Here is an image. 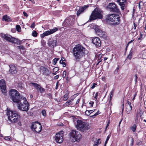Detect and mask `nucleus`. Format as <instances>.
Listing matches in <instances>:
<instances>
[{
	"instance_id": "nucleus-1",
	"label": "nucleus",
	"mask_w": 146,
	"mask_h": 146,
	"mask_svg": "<svg viewBox=\"0 0 146 146\" xmlns=\"http://www.w3.org/2000/svg\"><path fill=\"white\" fill-rule=\"evenodd\" d=\"M88 51L81 45L78 44L73 48L72 53L75 60L76 62L80 61L82 58L84 56L85 54L88 53Z\"/></svg>"
},
{
	"instance_id": "nucleus-2",
	"label": "nucleus",
	"mask_w": 146,
	"mask_h": 146,
	"mask_svg": "<svg viewBox=\"0 0 146 146\" xmlns=\"http://www.w3.org/2000/svg\"><path fill=\"white\" fill-rule=\"evenodd\" d=\"M9 95L11 100L17 104L20 102L23 98L20 96L18 91L14 89H11L9 91Z\"/></svg>"
},
{
	"instance_id": "nucleus-3",
	"label": "nucleus",
	"mask_w": 146,
	"mask_h": 146,
	"mask_svg": "<svg viewBox=\"0 0 146 146\" xmlns=\"http://www.w3.org/2000/svg\"><path fill=\"white\" fill-rule=\"evenodd\" d=\"M6 115L8 117V120L12 123H15L18 120L19 115L15 111H12L7 110Z\"/></svg>"
},
{
	"instance_id": "nucleus-4",
	"label": "nucleus",
	"mask_w": 146,
	"mask_h": 146,
	"mask_svg": "<svg viewBox=\"0 0 146 146\" xmlns=\"http://www.w3.org/2000/svg\"><path fill=\"white\" fill-rule=\"evenodd\" d=\"M69 135L71 141L73 142H79L82 138L81 134L76 130H72L69 133Z\"/></svg>"
},
{
	"instance_id": "nucleus-5",
	"label": "nucleus",
	"mask_w": 146,
	"mask_h": 146,
	"mask_svg": "<svg viewBox=\"0 0 146 146\" xmlns=\"http://www.w3.org/2000/svg\"><path fill=\"white\" fill-rule=\"evenodd\" d=\"M0 36L3 38V39L9 42L17 44L20 45L21 44V41L18 39L14 37H12L11 36L5 34L3 33H1L0 34Z\"/></svg>"
},
{
	"instance_id": "nucleus-6",
	"label": "nucleus",
	"mask_w": 146,
	"mask_h": 146,
	"mask_svg": "<svg viewBox=\"0 0 146 146\" xmlns=\"http://www.w3.org/2000/svg\"><path fill=\"white\" fill-rule=\"evenodd\" d=\"M17 104L19 109L26 111H27L29 110V104L25 98H23L21 101Z\"/></svg>"
},
{
	"instance_id": "nucleus-7",
	"label": "nucleus",
	"mask_w": 146,
	"mask_h": 146,
	"mask_svg": "<svg viewBox=\"0 0 146 146\" xmlns=\"http://www.w3.org/2000/svg\"><path fill=\"white\" fill-rule=\"evenodd\" d=\"M59 29L60 28H59L54 27L53 29H50L44 32L42 34H41L40 36L42 38L41 41V43L42 46H44L46 45V42L45 41L42 39L44 37L52 34Z\"/></svg>"
},
{
	"instance_id": "nucleus-8",
	"label": "nucleus",
	"mask_w": 146,
	"mask_h": 146,
	"mask_svg": "<svg viewBox=\"0 0 146 146\" xmlns=\"http://www.w3.org/2000/svg\"><path fill=\"white\" fill-rule=\"evenodd\" d=\"M101 10L97 8H96L93 11L90 17V21L97 19H100L102 18L103 16L101 13Z\"/></svg>"
},
{
	"instance_id": "nucleus-9",
	"label": "nucleus",
	"mask_w": 146,
	"mask_h": 146,
	"mask_svg": "<svg viewBox=\"0 0 146 146\" xmlns=\"http://www.w3.org/2000/svg\"><path fill=\"white\" fill-rule=\"evenodd\" d=\"M74 21L75 17L71 16L65 19L64 24L66 25L65 27H69L74 25Z\"/></svg>"
},
{
	"instance_id": "nucleus-10",
	"label": "nucleus",
	"mask_w": 146,
	"mask_h": 146,
	"mask_svg": "<svg viewBox=\"0 0 146 146\" xmlns=\"http://www.w3.org/2000/svg\"><path fill=\"white\" fill-rule=\"evenodd\" d=\"M64 131H61L60 132L57 133L55 135V140L58 143H61L63 141V136Z\"/></svg>"
},
{
	"instance_id": "nucleus-11",
	"label": "nucleus",
	"mask_w": 146,
	"mask_h": 146,
	"mask_svg": "<svg viewBox=\"0 0 146 146\" xmlns=\"http://www.w3.org/2000/svg\"><path fill=\"white\" fill-rule=\"evenodd\" d=\"M107 8L110 11L118 13L119 10L117 5L114 3H110L107 6Z\"/></svg>"
},
{
	"instance_id": "nucleus-12",
	"label": "nucleus",
	"mask_w": 146,
	"mask_h": 146,
	"mask_svg": "<svg viewBox=\"0 0 146 146\" xmlns=\"http://www.w3.org/2000/svg\"><path fill=\"white\" fill-rule=\"evenodd\" d=\"M115 14H110L106 16V20L108 22H110L113 25L114 20Z\"/></svg>"
},
{
	"instance_id": "nucleus-13",
	"label": "nucleus",
	"mask_w": 146,
	"mask_h": 146,
	"mask_svg": "<svg viewBox=\"0 0 146 146\" xmlns=\"http://www.w3.org/2000/svg\"><path fill=\"white\" fill-rule=\"evenodd\" d=\"M0 87L1 90L3 94H5L7 92L5 83V80L3 79L0 81Z\"/></svg>"
},
{
	"instance_id": "nucleus-14",
	"label": "nucleus",
	"mask_w": 146,
	"mask_h": 146,
	"mask_svg": "<svg viewBox=\"0 0 146 146\" xmlns=\"http://www.w3.org/2000/svg\"><path fill=\"white\" fill-rule=\"evenodd\" d=\"M40 72H42V74L45 76H48L50 74V70L42 66L40 67Z\"/></svg>"
},
{
	"instance_id": "nucleus-15",
	"label": "nucleus",
	"mask_w": 146,
	"mask_h": 146,
	"mask_svg": "<svg viewBox=\"0 0 146 146\" xmlns=\"http://www.w3.org/2000/svg\"><path fill=\"white\" fill-rule=\"evenodd\" d=\"M92 42L97 48L100 47L101 46V41L100 38L98 37L94 38L92 39Z\"/></svg>"
},
{
	"instance_id": "nucleus-16",
	"label": "nucleus",
	"mask_w": 146,
	"mask_h": 146,
	"mask_svg": "<svg viewBox=\"0 0 146 146\" xmlns=\"http://www.w3.org/2000/svg\"><path fill=\"white\" fill-rule=\"evenodd\" d=\"M57 42L56 39H52L48 41V44L49 46L53 48L56 46Z\"/></svg>"
},
{
	"instance_id": "nucleus-17",
	"label": "nucleus",
	"mask_w": 146,
	"mask_h": 146,
	"mask_svg": "<svg viewBox=\"0 0 146 146\" xmlns=\"http://www.w3.org/2000/svg\"><path fill=\"white\" fill-rule=\"evenodd\" d=\"M127 0H117V2L119 3V5L121 6V9L123 10L126 7L125 3Z\"/></svg>"
},
{
	"instance_id": "nucleus-18",
	"label": "nucleus",
	"mask_w": 146,
	"mask_h": 146,
	"mask_svg": "<svg viewBox=\"0 0 146 146\" xmlns=\"http://www.w3.org/2000/svg\"><path fill=\"white\" fill-rule=\"evenodd\" d=\"M86 125V123L80 120L77 121V128H84Z\"/></svg>"
},
{
	"instance_id": "nucleus-19",
	"label": "nucleus",
	"mask_w": 146,
	"mask_h": 146,
	"mask_svg": "<svg viewBox=\"0 0 146 146\" xmlns=\"http://www.w3.org/2000/svg\"><path fill=\"white\" fill-rule=\"evenodd\" d=\"M33 85L36 88L37 90L39 91L40 93H42L45 91V89L42 88L40 85L36 83H32Z\"/></svg>"
},
{
	"instance_id": "nucleus-20",
	"label": "nucleus",
	"mask_w": 146,
	"mask_h": 146,
	"mask_svg": "<svg viewBox=\"0 0 146 146\" xmlns=\"http://www.w3.org/2000/svg\"><path fill=\"white\" fill-rule=\"evenodd\" d=\"M10 69L9 71L12 74H16L17 72V70L16 66L13 64H11L9 65Z\"/></svg>"
},
{
	"instance_id": "nucleus-21",
	"label": "nucleus",
	"mask_w": 146,
	"mask_h": 146,
	"mask_svg": "<svg viewBox=\"0 0 146 146\" xmlns=\"http://www.w3.org/2000/svg\"><path fill=\"white\" fill-rule=\"evenodd\" d=\"M120 18L118 14H115L113 25H118L120 23Z\"/></svg>"
},
{
	"instance_id": "nucleus-22",
	"label": "nucleus",
	"mask_w": 146,
	"mask_h": 146,
	"mask_svg": "<svg viewBox=\"0 0 146 146\" xmlns=\"http://www.w3.org/2000/svg\"><path fill=\"white\" fill-rule=\"evenodd\" d=\"M88 6L87 5H85L83 7H80L79 10L77 11V15L79 16L80 14L84 12V10L87 9L88 7Z\"/></svg>"
},
{
	"instance_id": "nucleus-23",
	"label": "nucleus",
	"mask_w": 146,
	"mask_h": 146,
	"mask_svg": "<svg viewBox=\"0 0 146 146\" xmlns=\"http://www.w3.org/2000/svg\"><path fill=\"white\" fill-rule=\"evenodd\" d=\"M42 128L41 124L38 121L32 122L31 128Z\"/></svg>"
},
{
	"instance_id": "nucleus-24",
	"label": "nucleus",
	"mask_w": 146,
	"mask_h": 146,
	"mask_svg": "<svg viewBox=\"0 0 146 146\" xmlns=\"http://www.w3.org/2000/svg\"><path fill=\"white\" fill-rule=\"evenodd\" d=\"M135 49L134 48H132L130 50L129 54L127 56V58L129 60H131L132 58V56L133 53L135 52Z\"/></svg>"
},
{
	"instance_id": "nucleus-25",
	"label": "nucleus",
	"mask_w": 146,
	"mask_h": 146,
	"mask_svg": "<svg viewBox=\"0 0 146 146\" xmlns=\"http://www.w3.org/2000/svg\"><path fill=\"white\" fill-rule=\"evenodd\" d=\"M127 112H129L132 110V107L131 105V104L129 101H128L127 103Z\"/></svg>"
},
{
	"instance_id": "nucleus-26",
	"label": "nucleus",
	"mask_w": 146,
	"mask_h": 146,
	"mask_svg": "<svg viewBox=\"0 0 146 146\" xmlns=\"http://www.w3.org/2000/svg\"><path fill=\"white\" fill-rule=\"evenodd\" d=\"M93 28L95 30L96 33L97 34L102 30L100 29L99 26H97L96 25H94L93 26Z\"/></svg>"
},
{
	"instance_id": "nucleus-27",
	"label": "nucleus",
	"mask_w": 146,
	"mask_h": 146,
	"mask_svg": "<svg viewBox=\"0 0 146 146\" xmlns=\"http://www.w3.org/2000/svg\"><path fill=\"white\" fill-rule=\"evenodd\" d=\"M98 35L100 37L105 38L106 36V33L105 32L103 31L102 30Z\"/></svg>"
},
{
	"instance_id": "nucleus-28",
	"label": "nucleus",
	"mask_w": 146,
	"mask_h": 146,
	"mask_svg": "<svg viewBox=\"0 0 146 146\" xmlns=\"http://www.w3.org/2000/svg\"><path fill=\"white\" fill-rule=\"evenodd\" d=\"M3 20L7 22L11 21V17L7 15H5L3 16Z\"/></svg>"
},
{
	"instance_id": "nucleus-29",
	"label": "nucleus",
	"mask_w": 146,
	"mask_h": 146,
	"mask_svg": "<svg viewBox=\"0 0 146 146\" xmlns=\"http://www.w3.org/2000/svg\"><path fill=\"white\" fill-rule=\"evenodd\" d=\"M95 111V110H87L85 111V113L88 116L93 112H94Z\"/></svg>"
},
{
	"instance_id": "nucleus-30",
	"label": "nucleus",
	"mask_w": 146,
	"mask_h": 146,
	"mask_svg": "<svg viewBox=\"0 0 146 146\" xmlns=\"http://www.w3.org/2000/svg\"><path fill=\"white\" fill-rule=\"evenodd\" d=\"M32 130L34 132L38 133L41 131L42 128H31Z\"/></svg>"
},
{
	"instance_id": "nucleus-31",
	"label": "nucleus",
	"mask_w": 146,
	"mask_h": 146,
	"mask_svg": "<svg viewBox=\"0 0 146 146\" xmlns=\"http://www.w3.org/2000/svg\"><path fill=\"white\" fill-rule=\"evenodd\" d=\"M68 98V93H66L64 96L63 100L64 101H66Z\"/></svg>"
},
{
	"instance_id": "nucleus-32",
	"label": "nucleus",
	"mask_w": 146,
	"mask_h": 146,
	"mask_svg": "<svg viewBox=\"0 0 146 146\" xmlns=\"http://www.w3.org/2000/svg\"><path fill=\"white\" fill-rule=\"evenodd\" d=\"M17 31L19 32H20L21 31V29L19 25H17L16 27Z\"/></svg>"
},
{
	"instance_id": "nucleus-33",
	"label": "nucleus",
	"mask_w": 146,
	"mask_h": 146,
	"mask_svg": "<svg viewBox=\"0 0 146 146\" xmlns=\"http://www.w3.org/2000/svg\"><path fill=\"white\" fill-rule=\"evenodd\" d=\"M5 140L7 141H11V137L10 136H5L4 138Z\"/></svg>"
},
{
	"instance_id": "nucleus-34",
	"label": "nucleus",
	"mask_w": 146,
	"mask_h": 146,
	"mask_svg": "<svg viewBox=\"0 0 146 146\" xmlns=\"http://www.w3.org/2000/svg\"><path fill=\"white\" fill-rule=\"evenodd\" d=\"M42 115L44 117H45L46 116V113L45 110H42L41 112Z\"/></svg>"
},
{
	"instance_id": "nucleus-35",
	"label": "nucleus",
	"mask_w": 146,
	"mask_h": 146,
	"mask_svg": "<svg viewBox=\"0 0 146 146\" xmlns=\"http://www.w3.org/2000/svg\"><path fill=\"white\" fill-rule=\"evenodd\" d=\"M114 93L113 90H111L110 92V101H111V98L113 97V94Z\"/></svg>"
},
{
	"instance_id": "nucleus-36",
	"label": "nucleus",
	"mask_w": 146,
	"mask_h": 146,
	"mask_svg": "<svg viewBox=\"0 0 146 146\" xmlns=\"http://www.w3.org/2000/svg\"><path fill=\"white\" fill-rule=\"evenodd\" d=\"M101 139H99L96 141L95 143V145H96L98 146V145H99L101 143Z\"/></svg>"
},
{
	"instance_id": "nucleus-37",
	"label": "nucleus",
	"mask_w": 146,
	"mask_h": 146,
	"mask_svg": "<svg viewBox=\"0 0 146 146\" xmlns=\"http://www.w3.org/2000/svg\"><path fill=\"white\" fill-rule=\"evenodd\" d=\"M71 103L68 100L64 104V106H67L70 104Z\"/></svg>"
},
{
	"instance_id": "nucleus-38",
	"label": "nucleus",
	"mask_w": 146,
	"mask_h": 146,
	"mask_svg": "<svg viewBox=\"0 0 146 146\" xmlns=\"http://www.w3.org/2000/svg\"><path fill=\"white\" fill-rule=\"evenodd\" d=\"M99 111H98L96 113L92 115H91L90 116V117H92L93 118L95 117L97 115L100 113H99Z\"/></svg>"
},
{
	"instance_id": "nucleus-39",
	"label": "nucleus",
	"mask_w": 146,
	"mask_h": 146,
	"mask_svg": "<svg viewBox=\"0 0 146 146\" xmlns=\"http://www.w3.org/2000/svg\"><path fill=\"white\" fill-rule=\"evenodd\" d=\"M17 47L18 48L20 49H21L23 50H25V48L24 47L23 45H20L19 46H17Z\"/></svg>"
},
{
	"instance_id": "nucleus-40",
	"label": "nucleus",
	"mask_w": 146,
	"mask_h": 146,
	"mask_svg": "<svg viewBox=\"0 0 146 146\" xmlns=\"http://www.w3.org/2000/svg\"><path fill=\"white\" fill-rule=\"evenodd\" d=\"M32 35L34 37H36L37 35V33L36 31H33L32 32Z\"/></svg>"
},
{
	"instance_id": "nucleus-41",
	"label": "nucleus",
	"mask_w": 146,
	"mask_h": 146,
	"mask_svg": "<svg viewBox=\"0 0 146 146\" xmlns=\"http://www.w3.org/2000/svg\"><path fill=\"white\" fill-rule=\"evenodd\" d=\"M59 59V58H55L53 60V62H54V65H55L56 63L58 61V60Z\"/></svg>"
},
{
	"instance_id": "nucleus-42",
	"label": "nucleus",
	"mask_w": 146,
	"mask_h": 146,
	"mask_svg": "<svg viewBox=\"0 0 146 146\" xmlns=\"http://www.w3.org/2000/svg\"><path fill=\"white\" fill-rule=\"evenodd\" d=\"M110 137H111V135H110V134H109L107 137L106 139L105 142H106V143H107L108 141L109 138Z\"/></svg>"
},
{
	"instance_id": "nucleus-43",
	"label": "nucleus",
	"mask_w": 146,
	"mask_h": 146,
	"mask_svg": "<svg viewBox=\"0 0 146 146\" xmlns=\"http://www.w3.org/2000/svg\"><path fill=\"white\" fill-rule=\"evenodd\" d=\"M78 130H79L80 131H83V132H85V131L87 130L88 129H87V128H78ZM88 128H87L88 129Z\"/></svg>"
},
{
	"instance_id": "nucleus-44",
	"label": "nucleus",
	"mask_w": 146,
	"mask_h": 146,
	"mask_svg": "<svg viewBox=\"0 0 146 146\" xmlns=\"http://www.w3.org/2000/svg\"><path fill=\"white\" fill-rule=\"evenodd\" d=\"M58 67H55L53 69V72H56L58 70Z\"/></svg>"
},
{
	"instance_id": "nucleus-45",
	"label": "nucleus",
	"mask_w": 146,
	"mask_h": 146,
	"mask_svg": "<svg viewBox=\"0 0 146 146\" xmlns=\"http://www.w3.org/2000/svg\"><path fill=\"white\" fill-rule=\"evenodd\" d=\"M98 94V92H96V94H95L94 99L95 100H97V99Z\"/></svg>"
},
{
	"instance_id": "nucleus-46",
	"label": "nucleus",
	"mask_w": 146,
	"mask_h": 146,
	"mask_svg": "<svg viewBox=\"0 0 146 146\" xmlns=\"http://www.w3.org/2000/svg\"><path fill=\"white\" fill-rule=\"evenodd\" d=\"M89 104L91 105V106L92 107L93 106V104L94 103V102L90 101L89 102Z\"/></svg>"
},
{
	"instance_id": "nucleus-47",
	"label": "nucleus",
	"mask_w": 146,
	"mask_h": 146,
	"mask_svg": "<svg viewBox=\"0 0 146 146\" xmlns=\"http://www.w3.org/2000/svg\"><path fill=\"white\" fill-rule=\"evenodd\" d=\"M66 75V72L64 71L63 72L62 74V77H65Z\"/></svg>"
},
{
	"instance_id": "nucleus-48",
	"label": "nucleus",
	"mask_w": 146,
	"mask_h": 146,
	"mask_svg": "<svg viewBox=\"0 0 146 146\" xmlns=\"http://www.w3.org/2000/svg\"><path fill=\"white\" fill-rule=\"evenodd\" d=\"M97 85V84L95 83H94L93 84L92 86L91 87V88L92 89H94L96 86Z\"/></svg>"
},
{
	"instance_id": "nucleus-49",
	"label": "nucleus",
	"mask_w": 146,
	"mask_h": 146,
	"mask_svg": "<svg viewBox=\"0 0 146 146\" xmlns=\"http://www.w3.org/2000/svg\"><path fill=\"white\" fill-rule=\"evenodd\" d=\"M35 23H33L31 24V25L30 26V27L32 28H35Z\"/></svg>"
},
{
	"instance_id": "nucleus-50",
	"label": "nucleus",
	"mask_w": 146,
	"mask_h": 146,
	"mask_svg": "<svg viewBox=\"0 0 146 146\" xmlns=\"http://www.w3.org/2000/svg\"><path fill=\"white\" fill-rule=\"evenodd\" d=\"M137 26V24L135 23H134V27L133 28L135 30L136 29V27Z\"/></svg>"
},
{
	"instance_id": "nucleus-51",
	"label": "nucleus",
	"mask_w": 146,
	"mask_h": 146,
	"mask_svg": "<svg viewBox=\"0 0 146 146\" xmlns=\"http://www.w3.org/2000/svg\"><path fill=\"white\" fill-rule=\"evenodd\" d=\"M133 138H131V146H133Z\"/></svg>"
},
{
	"instance_id": "nucleus-52",
	"label": "nucleus",
	"mask_w": 146,
	"mask_h": 146,
	"mask_svg": "<svg viewBox=\"0 0 146 146\" xmlns=\"http://www.w3.org/2000/svg\"><path fill=\"white\" fill-rule=\"evenodd\" d=\"M135 83H136L137 82V74H135Z\"/></svg>"
},
{
	"instance_id": "nucleus-53",
	"label": "nucleus",
	"mask_w": 146,
	"mask_h": 146,
	"mask_svg": "<svg viewBox=\"0 0 146 146\" xmlns=\"http://www.w3.org/2000/svg\"><path fill=\"white\" fill-rule=\"evenodd\" d=\"M23 13L24 15L26 17L28 16V15L27 14V13H26L25 12V11L23 12Z\"/></svg>"
},
{
	"instance_id": "nucleus-54",
	"label": "nucleus",
	"mask_w": 146,
	"mask_h": 146,
	"mask_svg": "<svg viewBox=\"0 0 146 146\" xmlns=\"http://www.w3.org/2000/svg\"><path fill=\"white\" fill-rule=\"evenodd\" d=\"M119 66H118L116 68V69H115V73H117V71H118V70L119 69Z\"/></svg>"
},
{
	"instance_id": "nucleus-55",
	"label": "nucleus",
	"mask_w": 146,
	"mask_h": 146,
	"mask_svg": "<svg viewBox=\"0 0 146 146\" xmlns=\"http://www.w3.org/2000/svg\"><path fill=\"white\" fill-rule=\"evenodd\" d=\"M59 76L58 75H57L54 77V79H57L58 78Z\"/></svg>"
},
{
	"instance_id": "nucleus-56",
	"label": "nucleus",
	"mask_w": 146,
	"mask_h": 146,
	"mask_svg": "<svg viewBox=\"0 0 146 146\" xmlns=\"http://www.w3.org/2000/svg\"><path fill=\"white\" fill-rule=\"evenodd\" d=\"M142 35L141 33V35L139 36V37L138 38V40H140L142 38Z\"/></svg>"
},
{
	"instance_id": "nucleus-57",
	"label": "nucleus",
	"mask_w": 146,
	"mask_h": 146,
	"mask_svg": "<svg viewBox=\"0 0 146 146\" xmlns=\"http://www.w3.org/2000/svg\"><path fill=\"white\" fill-rule=\"evenodd\" d=\"M134 40H131L129 42H128V44H130V43H131V42H133V41Z\"/></svg>"
},
{
	"instance_id": "nucleus-58",
	"label": "nucleus",
	"mask_w": 146,
	"mask_h": 146,
	"mask_svg": "<svg viewBox=\"0 0 146 146\" xmlns=\"http://www.w3.org/2000/svg\"><path fill=\"white\" fill-rule=\"evenodd\" d=\"M80 101V99H78L77 100V101L76 102V104H78L79 103V102Z\"/></svg>"
},
{
	"instance_id": "nucleus-59",
	"label": "nucleus",
	"mask_w": 146,
	"mask_h": 146,
	"mask_svg": "<svg viewBox=\"0 0 146 146\" xmlns=\"http://www.w3.org/2000/svg\"><path fill=\"white\" fill-rule=\"evenodd\" d=\"M62 65H63V67H65V66H66V64L64 62L62 64Z\"/></svg>"
},
{
	"instance_id": "nucleus-60",
	"label": "nucleus",
	"mask_w": 146,
	"mask_h": 146,
	"mask_svg": "<svg viewBox=\"0 0 146 146\" xmlns=\"http://www.w3.org/2000/svg\"><path fill=\"white\" fill-rule=\"evenodd\" d=\"M64 62H63V60H62L60 61V64H62Z\"/></svg>"
},
{
	"instance_id": "nucleus-61",
	"label": "nucleus",
	"mask_w": 146,
	"mask_h": 146,
	"mask_svg": "<svg viewBox=\"0 0 146 146\" xmlns=\"http://www.w3.org/2000/svg\"><path fill=\"white\" fill-rule=\"evenodd\" d=\"M131 129H132V130L133 131V132H135L136 130V128H131Z\"/></svg>"
},
{
	"instance_id": "nucleus-62",
	"label": "nucleus",
	"mask_w": 146,
	"mask_h": 146,
	"mask_svg": "<svg viewBox=\"0 0 146 146\" xmlns=\"http://www.w3.org/2000/svg\"><path fill=\"white\" fill-rule=\"evenodd\" d=\"M63 125V123H58V125H59V126H62Z\"/></svg>"
},
{
	"instance_id": "nucleus-63",
	"label": "nucleus",
	"mask_w": 146,
	"mask_h": 146,
	"mask_svg": "<svg viewBox=\"0 0 146 146\" xmlns=\"http://www.w3.org/2000/svg\"><path fill=\"white\" fill-rule=\"evenodd\" d=\"M137 126L136 125H134L133 126L131 127V128H136Z\"/></svg>"
},
{
	"instance_id": "nucleus-64",
	"label": "nucleus",
	"mask_w": 146,
	"mask_h": 146,
	"mask_svg": "<svg viewBox=\"0 0 146 146\" xmlns=\"http://www.w3.org/2000/svg\"><path fill=\"white\" fill-rule=\"evenodd\" d=\"M73 99H71L70 100H69V101H70L71 103H72V102L73 100Z\"/></svg>"
}]
</instances>
